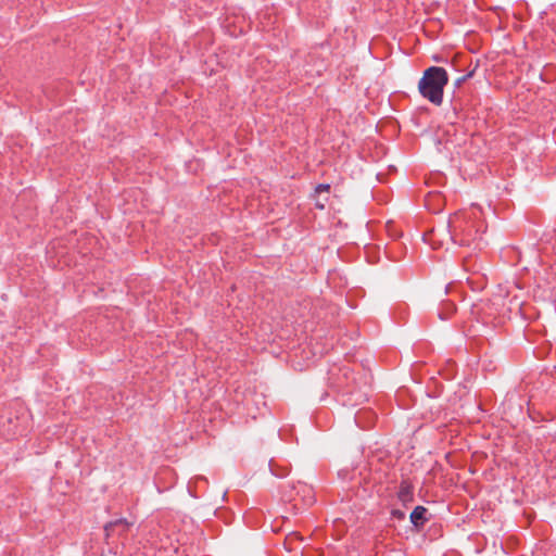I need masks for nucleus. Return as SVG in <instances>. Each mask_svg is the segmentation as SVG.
<instances>
[{
	"mask_svg": "<svg viewBox=\"0 0 556 556\" xmlns=\"http://www.w3.org/2000/svg\"><path fill=\"white\" fill-rule=\"evenodd\" d=\"M455 311H456V306L454 305V303L447 301V302L442 303V305L438 312V316L441 320H446L452 316V314Z\"/></svg>",
	"mask_w": 556,
	"mask_h": 556,
	"instance_id": "obj_9",
	"label": "nucleus"
},
{
	"mask_svg": "<svg viewBox=\"0 0 556 556\" xmlns=\"http://www.w3.org/2000/svg\"><path fill=\"white\" fill-rule=\"evenodd\" d=\"M451 239L460 247L481 250L486 226L476 212H457L448 219Z\"/></svg>",
	"mask_w": 556,
	"mask_h": 556,
	"instance_id": "obj_1",
	"label": "nucleus"
},
{
	"mask_svg": "<svg viewBox=\"0 0 556 556\" xmlns=\"http://www.w3.org/2000/svg\"><path fill=\"white\" fill-rule=\"evenodd\" d=\"M447 83L448 74L445 68L430 66L424 72L418 83V90L425 99L439 106L443 102L444 87Z\"/></svg>",
	"mask_w": 556,
	"mask_h": 556,
	"instance_id": "obj_2",
	"label": "nucleus"
},
{
	"mask_svg": "<svg viewBox=\"0 0 556 556\" xmlns=\"http://www.w3.org/2000/svg\"><path fill=\"white\" fill-rule=\"evenodd\" d=\"M281 498L299 511L314 504L315 494L313 488L304 482H286L281 485Z\"/></svg>",
	"mask_w": 556,
	"mask_h": 556,
	"instance_id": "obj_3",
	"label": "nucleus"
},
{
	"mask_svg": "<svg viewBox=\"0 0 556 556\" xmlns=\"http://www.w3.org/2000/svg\"><path fill=\"white\" fill-rule=\"evenodd\" d=\"M414 484L409 479H403L399 485L397 498L404 505L414 501Z\"/></svg>",
	"mask_w": 556,
	"mask_h": 556,
	"instance_id": "obj_5",
	"label": "nucleus"
},
{
	"mask_svg": "<svg viewBox=\"0 0 556 556\" xmlns=\"http://www.w3.org/2000/svg\"><path fill=\"white\" fill-rule=\"evenodd\" d=\"M428 509L421 505L416 506L410 513L409 519L417 531H420L429 520Z\"/></svg>",
	"mask_w": 556,
	"mask_h": 556,
	"instance_id": "obj_4",
	"label": "nucleus"
},
{
	"mask_svg": "<svg viewBox=\"0 0 556 556\" xmlns=\"http://www.w3.org/2000/svg\"><path fill=\"white\" fill-rule=\"evenodd\" d=\"M391 516L394 518V519H397V520H404L406 515L403 510L401 509H392L391 510Z\"/></svg>",
	"mask_w": 556,
	"mask_h": 556,
	"instance_id": "obj_11",
	"label": "nucleus"
},
{
	"mask_svg": "<svg viewBox=\"0 0 556 556\" xmlns=\"http://www.w3.org/2000/svg\"><path fill=\"white\" fill-rule=\"evenodd\" d=\"M514 300L517 301V298L515 296ZM520 305H521V302H516V306L520 307Z\"/></svg>",
	"mask_w": 556,
	"mask_h": 556,
	"instance_id": "obj_13",
	"label": "nucleus"
},
{
	"mask_svg": "<svg viewBox=\"0 0 556 556\" xmlns=\"http://www.w3.org/2000/svg\"><path fill=\"white\" fill-rule=\"evenodd\" d=\"M329 189H330L329 185L320 184L317 186L316 191L321 192V191H328Z\"/></svg>",
	"mask_w": 556,
	"mask_h": 556,
	"instance_id": "obj_12",
	"label": "nucleus"
},
{
	"mask_svg": "<svg viewBox=\"0 0 556 556\" xmlns=\"http://www.w3.org/2000/svg\"><path fill=\"white\" fill-rule=\"evenodd\" d=\"M463 267L465 271L472 273V274H479L482 269V264L478 262L476 256L469 254L464 257L463 260Z\"/></svg>",
	"mask_w": 556,
	"mask_h": 556,
	"instance_id": "obj_6",
	"label": "nucleus"
},
{
	"mask_svg": "<svg viewBox=\"0 0 556 556\" xmlns=\"http://www.w3.org/2000/svg\"><path fill=\"white\" fill-rule=\"evenodd\" d=\"M302 541H303V536L299 532H290L286 536L283 545L287 551L291 552V551H294L296 548L298 544H300Z\"/></svg>",
	"mask_w": 556,
	"mask_h": 556,
	"instance_id": "obj_8",
	"label": "nucleus"
},
{
	"mask_svg": "<svg viewBox=\"0 0 556 556\" xmlns=\"http://www.w3.org/2000/svg\"><path fill=\"white\" fill-rule=\"evenodd\" d=\"M130 523L125 518H121L114 521H110L104 526V531L106 532V535H111L115 531L117 527L122 528L123 532H126L129 528Z\"/></svg>",
	"mask_w": 556,
	"mask_h": 556,
	"instance_id": "obj_7",
	"label": "nucleus"
},
{
	"mask_svg": "<svg viewBox=\"0 0 556 556\" xmlns=\"http://www.w3.org/2000/svg\"><path fill=\"white\" fill-rule=\"evenodd\" d=\"M477 67H478V62L476 63L475 67L471 71H469L467 74L458 77L455 80V83H454L455 87L459 88L466 80L471 78L475 75V72H476Z\"/></svg>",
	"mask_w": 556,
	"mask_h": 556,
	"instance_id": "obj_10",
	"label": "nucleus"
}]
</instances>
